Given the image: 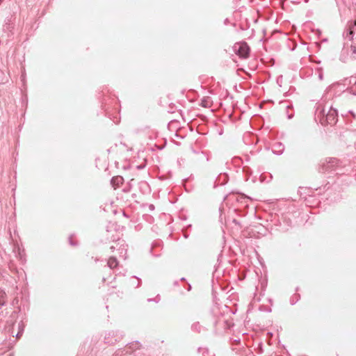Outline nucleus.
<instances>
[{"mask_svg":"<svg viewBox=\"0 0 356 356\" xmlns=\"http://www.w3.org/2000/svg\"><path fill=\"white\" fill-rule=\"evenodd\" d=\"M314 119L323 126L334 125L338 120L337 110L333 108L330 103L321 99L316 104Z\"/></svg>","mask_w":356,"mask_h":356,"instance_id":"nucleus-1","label":"nucleus"},{"mask_svg":"<svg viewBox=\"0 0 356 356\" xmlns=\"http://www.w3.org/2000/svg\"><path fill=\"white\" fill-rule=\"evenodd\" d=\"M319 170L323 173L328 172L336 175H343L348 171L346 169V164H343L337 158H329L322 161Z\"/></svg>","mask_w":356,"mask_h":356,"instance_id":"nucleus-2","label":"nucleus"},{"mask_svg":"<svg viewBox=\"0 0 356 356\" xmlns=\"http://www.w3.org/2000/svg\"><path fill=\"white\" fill-rule=\"evenodd\" d=\"M226 51L230 55L232 60L236 63L238 60L248 58L250 54V46H230V48Z\"/></svg>","mask_w":356,"mask_h":356,"instance_id":"nucleus-3","label":"nucleus"},{"mask_svg":"<svg viewBox=\"0 0 356 356\" xmlns=\"http://www.w3.org/2000/svg\"><path fill=\"white\" fill-rule=\"evenodd\" d=\"M298 193L301 198L304 199L305 204L309 207H314L318 204L320 200L315 198L313 193H314L311 188L300 187Z\"/></svg>","mask_w":356,"mask_h":356,"instance_id":"nucleus-4","label":"nucleus"},{"mask_svg":"<svg viewBox=\"0 0 356 356\" xmlns=\"http://www.w3.org/2000/svg\"><path fill=\"white\" fill-rule=\"evenodd\" d=\"M343 38L345 40L344 44L349 42H351L352 44H356V19L348 23L343 33Z\"/></svg>","mask_w":356,"mask_h":356,"instance_id":"nucleus-5","label":"nucleus"},{"mask_svg":"<svg viewBox=\"0 0 356 356\" xmlns=\"http://www.w3.org/2000/svg\"><path fill=\"white\" fill-rule=\"evenodd\" d=\"M339 60L343 63L356 60V46H343L340 52Z\"/></svg>","mask_w":356,"mask_h":356,"instance_id":"nucleus-6","label":"nucleus"},{"mask_svg":"<svg viewBox=\"0 0 356 356\" xmlns=\"http://www.w3.org/2000/svg\"><path fill=\"white\" fill-rule=\"evenodd\" d=\"M124 336V333L121 330L108 331L105 334L104 343L108 345H113L116 342L120 341Z\"/></svg>","mask_w":356,"mask_h":356,"instance_id":"nucleus-7","label":"nucleus"},{"mask_svg":"<svg viewBox=\"0 0 356 356\" xmlns=\"http://www.w3.org/2000/svg\"><path fill=\"white\" fill-rule=\"evenodd\" d=\"M110 249L112 252L117 249L119 251L120 257L125 256L127 253V249L124 244L123 243V241L118 240V241L115 242V245H111Z\"/></svg>","mask_w":356,"mask_h":356,"instance_id":"nucleus-8","label":"nucleus"},{"mask_svg":"<svg viewBox=\"0 0 356 356\" xmlns=\"http://www.w3.org/2000/svg\"><path fill=\"white\" fill-rule=\"evenodd\" d=\"M231 198L235 200L236 202L240 204L241 207H247L248 206V202L250 200V197L244 195H233Z\"/></svg>","mask_w":356,"mask_h":356,"instance_id":"nucleus-9","label":"nucleus"},{"mask_svg":"<svg viewBox=\"0 0 356 356\" xmlns=\"http://www.w3.org/2000/svg\"><path fill=\"white\" fill-rule=\"evenodd\" d=\"M14 29V25L12 22V17H8L5 19L4 24L3 26V31L8 32V37H10V34H12V31Z\"/></svg>","mask_w":356,"mask_h":356,"instance_id":"nucleus-10","label":"nucleus"},{"mask_svg":"<svg viewBox=\"0 0 356 356\" xmlns=\"http://www.w3.org/2000/svg\"><path fill=\"white\" fill-rule=\"evenodd\" d=\"M229 177L227 173H220L214 182V188L218 186H223L227 183Z\"/></svg>","mask_w":356,"mask_h":356,"instance_id":"nucleus-11","label":"nucleus"},{"mask_svg":"<svg viewBox=\"0 0 356 356\" xmlns=\"http://www.w3.org/2000/svg\"><path fill=\"white\" fill-rule=\"evenodd\" d=\"M124 181V179L121 176H115L111 178V184L113 188H117L120 186L121 184H122Z\"/></svg>","mask_w":356,"mask_h":356,"instance_id":"nucleus-12","label":"nucleus"},{"mask_svg":"<svg viewBox=\"0 0 356 356\" xmlns=\"http://www.w3.org/2000/svg\"><path fill=\"white\" fill-rule=\"evenodd\" d=\"M349 83L350 84H353L352 86L348 88L347 92L349 93L356 95V77L355 76H351L349 81Z\"/></svg>","mask_w":356,"mask_h":356,"instance_id":"nucleus-13","label":"nucleus"},{"mask_svg":"<svg viewBox=\"0 0 356 356\" xmlns=\"http://www.w3.org/2000/svg\"><path fill=\"white\" fill-rule=\"evenodd\" d=\"M141 284V280L136 276H133L130 278L129 285L135 289L139 287Z\"/></svg>","mask_w":356,"mask_h":356,"instance_id":"nucleus-14","label":"nucleus"},{"mask_svg":"<svg viewBox=\"0 0 356 356\" xmlns=\"http://www.w3.org/2000/svg\"><path fill=\"white\" fill-rule=\"evenodd\" d=\"M191 330L193 331V332H197V333H200L203 331H205L206 329L202 327L199 322H195V323H193L191 325Z\"/></svg>","mask_w":356,"mask_h":356,"instance_id":"nucleus-15","label":"nucleus"},{"mask_svg":"<svg viewBox=\"0 0 356 356\" xmlns=\"http://www.w3.org/2000/svg\"><path fill=\"white\" fill-rule=\"evenodd\" d=\"M108 266L111 268H115L118 266V261L115 257H111L107 261Z\"/></svg>","mask_w":356,"mask_h":356,"instance_id":"nucleus-16","label":"nucleus"},{"mask_svg":"<svg viewBox=\"0 0 356 356\" xmlns=\"http://www.w3.org/2000/svg\"><path fill=\"white\" fill-rule=\"evenodd\" d=\"M198 352L202 355V356H215V354L207 348H199Z\"/></svg>","mask_w":356,"mask_h":356,"instance_id":"nucleus-17","label":"nucleus"},{"mask_svg":"<svg viewBox=\"0 0 356 356\" xmlns=\"http://www.w3.org/2000/svg\"><path fill=\"white\" fill-rule=\"evenodd\" d=\"M200 105L204 108H210L212 105V102L209 97H204L201 99Z\"/></svg>","mask_w":356,"mask_h":356,"instance_id":"nucleus-18","label":"nucleus"},{"mask_svg":"<svg viewBox=\"0 0 356 356\" xmlns=\"http://www.w3.org/2000/svg\"><path fill=\"white\" fill-rule=\"evenodd\" d=\"M275 147H277L278 149H273V153H275L277 155L282 154L284 151V145H282V143H277V144L275 145Z\"/></svg>","mask_w":356,"mask_h":356,"instance_id":"nucleus-19","label":"nucleus"},{"mask_svg":"<svg viewBox=\"0 0 356 356\" xmlns=\"http://www.w3.org/2000/svg\"><path fill=\"white\" fill-rule=\"evenodd\" d=\"M6 296V294L5 291L0 289V309L6 303L5 300H4Z\"/></svg>","mask_w":356,"mask_h":356,"instance_id":"nucleus-20","label":"nucleus"},{"mask_svg":"<svg viewBox=\"0 0 356 356\" xmlns=\"http://www.w3.org/2000/svg\"><path fill=\"white\" fill-rule=\"evenodd\" d=\"M140 346V343L138 341L129 343V348L131 349H133V350L139 349Z\"/></svg>","mask_w":356,"mask_h":356,"instance_id":"nucleus-21","label":"nucleus"},{"mask_svg":"<svg viewBox=\"0 0 356 356\" xmlns=\"http://www.w3.org/2000/svg\"><path fill=\"white\" fill-rule=\"evenodd\" d=\"M300 298V296L298 293L294 294L290 299V303L291 305H295Z\"/></svg>","mask_w":356,"mask_h":356,"instance_id":"nucleus-22","label":"nucleus"},{"mask_svg":"<svg viewBox=\"0 0 356 356\" xmlns=\"http://www.w3.org/2000/svg\"><path fill=\"white\" fill-rule=\"evenodd\" d=\"M18 328H19V330H18L17 333L16 334L17 338H19L24 332V325L22 321L20 323H19Z\"/></svg>","mask_w":356,"mask_h":356,"instance_id":"nucleus-23","label":"nucleus"},{"mask_svg":"<svg viewBox=\"0 0 356 356\" xmlns=\"http://www.w3.org/2000/svg\"><path fill=\"white\" fill-rule=\"evenodd\" d=\"M72 237H73V235H71L70 237H69V243L72 246H75L77 245V243L76 242H74L73 240H72Z\"/></svg>","mask_w":356,"mask_h":356,"instance_id":"nucleus-24","label":"nucleus"},{"mask_svg":"<svg viewBox=\"0 0 356 356\" xmlns=\"http://www.w3.org/2000/svg\"><path fill=\"white\" fill-rule=\"evenodd\" d=\"M160 300V298L159 296H157L155 298H149L147 299L148 302H152L155 301L156 302H158Z\"/></svg>","mask_w":356,"mask_h":356,"instance_id":"nucleus-25","label":"nucleus"},{"mask_svg":"<svg viewBox=\"0 0 356 356\" xmlns=\"http://www.w3.org/2000/svg\"><path fill=\"white\" fill-rule=\"evenodd\" d=\"M234 44H243V45H245V44H248V43L245 41H241V42H237L234 43Z\"/></svg>","mask_w":356,"mask_h":356,"instance_id":"nucleus-26","label":"nucleus"},{"mask_svg":"<svg viewBox=\"0 0 356 356\" xmlns=\"http://www.w3.org/2000/svg\"><path fill=\"white\" fill-rule=\"evenodd\" d=\"M243 171L246 173H251L250 169L248 167H243Z\"/></svg>","mask_w":356,"mask_h":356,"instance_id":"nucleus-27","label":"nucleus"},{"mask_svg":"<svg viewBox=\"0 0 356 356\" xmlns=\"http://www.w3.org/2000/svg\"><path fill=\"white\" fill-rule=\"evenodd\" d=\"M282 218L284 220V221H286L287 225H291V221L290 220H286L285 217H282Z\"/></svg>","mask_w":356,"mask_h":356,"instance_id":"nucleus-28","label":"nucleus"},{"mask_svg":"<svg viewBox=\"0 0 356 356\" xmlns=\"http://www.w3.org/2000/svg\"><path fill=\"white\" fill-rule=\"evenodd\" d=\"M154 208H155V207H154V204H149V209L150 211H153V210H154Z\"/></svg>","mask_w":356,"mask_h":356,"instance_id":"nucleus-29","label":"nucleus"},{"mask_svg":"<svg viewBox=\"0 0 356 356\" xmlns=\"http://www.w3.org/2000/svg\"><path fill=\"white\" fill-rule=\"evenodd\" d=\"M191 285L190 284H187V291H190L191 290Z\"/></svg>","mask_w":356,"mask_h":356,"instance_id":"nucleus-30","label":"nucleus"},{"mask_svg":"<svg viewBox=\"0 0 356 356\" xmlns=\"http://www.w3.org/2000/svg\"><path fill=\"white\" fill-rule=\"evenodd\" d=\"M291 2L292 3H299L298 0H291Z\"/></svg>","mask_w":356,"mask_h":356,"instance_id":"nucleus-31","label":"nucleus"},{"mask_svg":"<svg viewBox=\"0 0 356 356\" xmlns=\"http://www.w3.org/2000/svg\"><path fill=\"white\" fill-rule=\"evenodd\" d=\"M173 284H174L175 286H177V285L179 284V281H178V280L175 281V282H174V283H173Z\"/></svg>","mask_w":356,"mask_h":356,"instance_id":"nucleus-32","label":"nucleus"},{"mask_svg":"<svg viewBox=\"0 0 356 356\" xmlns=\"http://www.w3.org/2000/svg\"><path fill=\"white\" fill-rule=\"evenodd\" d=\"M17 302H18V300L15 298V299H14L13 304L14 305L15 303H17Z\"/></svg>","mask_w":356,"mask_h":356,"instance_id":"nucleus-33","label":"nucleus"},{"mask_svg":"<svg viewBox=\"0 0 356 356\" xmlns=\"http://www.w3.org/2000/svg\"><path fill=\"white\" fill-rule=\"evenodd\" d=\"M318 77H319L320 79H323V74H319Z\"/></svg>","mask_w":356,"mask_h":356,"instance_id":"nucleus-34","label":"nucleus"},{"mask_svg":"<svg viewBox=\"0 0 356 356\" xmlns=\"http://www.w3.org/2000/svg\"><path fill=\"white\" fill-rule=\"evenodd\" d=\"M233 222H234L235 224H238V222L235 219L233 220Z\"/></svg>","mask_w":356,"mask_h":356,"instance_id":"nucleus-35","label":"nucleus"},{"mask_svg":"<svg viewBox=\"0 0 356 356\" xmlns=\"http://www.w3.org/2000/svg\"><path fill=\"white\" fill-rule=\"evenodd\" d=\"M113 122H114L115 124L118 123V120L117 119H116V120H113Z\"/></svg>","mask_w":356,"mask_h":356,"instance_id":"nucleus-36","label":"nucleus"},{"mask_svg":"<svg viewBox=\"0 0 356 356\" xmlns=\"http://www.w3.org/2000/svg\"><path fill=\"white\" fill-rule=\"evenodd\" d=\"M349 112L353 115L354 118L355 117V115L352 111H350Z\"/></svg>","mask_w":356,"mask_h":356,"instance_id":"nucleus-37","label":"nucleus"},{"mask_svg":"<svg viewBox=\"0 0 356 356\" xmlns=\"http://www.w3.org/2000/svg\"><path fill=\"white\" fill-rule=\"evenodd\" d=\"M180 280H181V281H185V280H186V279H185L184 277H181V278L180 279Z\"/></svg>","mask_w":356,"mask_h":356,"instance_id":"nucleus-38","label":"nucleus"},{"mask_svg":"<svg viewBox=\"0 0 356 356\" xmlns=\"http://www.w3.org/2000/svg\"><path fill=\"white\" fill-rule=\"evenodd\" d=\"M301 44L305 45V44H307V42H302V43H301Z\"/></svg>","mask_w":356,"mask_h":356,"instance_id":"nucleus-39","label":"nucleus"},{"mask_svg":"<svg viewBox=\"0 0 356 356\" xmlns=\"http://www.w3.org/2000/svg\"><path fill=\"white\" fill-rule=\"evenodd\" d=\"M295 47H296V46H294L293 48L290 49V50H291V51H294V49H295Z\"/></svg>","mask_w":356,"mask_h":356,"instance_id":"nucleus-40","label":"nucleus"},{"mask_svg":"<svg viewBox=\"0 0 356 356\" xmlns=\"http://www.w3.org/2000/svg\"><path fill=\"white\" fill-rule=\"evenodd\" d=\"M292 117H293L292 115H288V118H289V119L292 118Z\"/></svg>","mask_w":356,"mask_h":356,"instance_id":"nucleus-41","label":"nucleus"},{"mask_svg":"<svg viewBox=\"0 0 356 356\" xmlns=\"http://www.w3.org/2000/svg\"><path fill=\"white\" fill-rule=\"evenodd\" d=\"M314 44L318 45V44H319V43L316 42H314Z\"/></svg>","mask_w":356,"mask_h":356,"instance_id":"nucleus-42","label":"nucleus"},{"mask_svg":"<svg viewBox=\"0 0 356 356\" xmlns=\"http://www.w3.org/2000/svg\"><path fill=\"white\" fill-rule=\"evenodd\" d=\"M298 290H299V288H298V287H297V288H296V291H298Z\"/></svg>","mask_w":356,"mask_h":356,"instance_id":"nucleus-43","label":"nucleus"}]
</instances>
